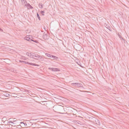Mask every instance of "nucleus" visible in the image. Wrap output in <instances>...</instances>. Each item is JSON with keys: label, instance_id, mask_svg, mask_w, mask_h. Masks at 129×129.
Instances as JSON below:
<instances>
[{"label": "nucleus", "instance_id": "nucleus-1", "mask_svg": "<svg viewBox=\"0 0 129 129\" xmlns=\"http://www.w3.org/2000/svg\"><path fill=\"white\" fill-rule=\"evenodd\" d=\"M71 85L72 86L76 88L82 87L83 86L81 83H72L71 84Z\"/></svg>", "mask_w": 129, "mask_h": 129}, {"label": "nucleus", "instance_id": "nucleus-2", "mask_svg": "<svg viewBox=\"0 0 129 129\" xmlns=\"http://www.w3.org/2000/svg\"><path fill=\"white\" fill-rule=\"evenodd\" d=\"M24 39L29 41L31 42L33 41L32 36L31 35H27L24 38Z\"/></svg>", "mask_w": 129, "mask_h": 129}, {"label": "nucleus", "instance_id": "nucleus-3", "mask_svg": "<svg viewBox=\"0 0 129 129\" xmlns=\"http://www.w3.org/2000/svg\"><path fill=\"white\" fill-rule=\"evenodd\" d=\"M49 69L52 71L54 72L59 71H60V70L59 69L57 68H49Z\"/></svg>", "mask_w": 129, "mask_h": 129}, {"label": "nucleus", "instance_id": "nucleus-4", "mask_svg": "<svg viewBox=\"0 0 129 129\" xmlns=\"http://www.w3.org/2000/svg\"><path fill=\"white\" fill-rule=\"evenodd\" d=\"M40 57V56L39 55L35 54L34 56H33V58L37 60H38Z\"/></svg>", "mask_w": 129, "mask_h": 129}, {"label": "nucleus", "instance_id": "nucleus-5", "mask_svg": "<svg viewBox=\"0 0 129 129\" xmlns=\"http://www.w3.org/2000/svg\"><path fill=\"white\" fill-rule=\"evenodd\" d=\"M25 5L26 6L28 9H31L33 8L32 6L29 4H27L26 5L25 4Z\"/></svg>", "mask_w": 129, "mask_h": 129}, {"label": "nucleus", "instance_id": "nucleus-6", "mask_svg": "<svg viewBox=\"0 0 129 129\" xmlns=\"http://www.w3.org/2000/svg\"><path fill=\"white\" fill-rule=\"evenodd\" d=\"M25 64H29V65H33V66H38L39 65L38 64H36L35 63H29V62H28L26 61L25 62Z\"/></svg>", "mask_w": 129, "mask_h": 129}, {"label": "nucleus", "instance_id": "nucleus-7", "mask_svg": "<svg viewBox=\"0 0 129 129\" xmlns=\"http://www.w3.org/2000/svg\"><path fill=\"white\" fill-rule=\"evenodd\" d=\"M95 123L98 125H100V121L98 119H97L95 118Z\"/></svg>", "mask_w": 129, "mask_h": 129}, {"label": "nucleus", "instance_id": "nucleus-8", "mask_svg": "<svg viewBox=\"0 0 129 129\" xmlns=\"http://www.w3.org/2000/svg\"><path fill=\"white\" fill-rule=\"evenodd\" d=\"M45 55L48 57H51L52 58V56L53 55H52L51 54H49L48 53H46L45 54Z\"/></svg>", "mask_w": 129, "mask_h": 129}, {"label": "nucleus", "instance_id": "nucleus-9", "mask_svg": "<svg viewBox=\"0 0 129 129\" xmlns=\"http://www.w3.org/2000/svg\"><path fill=\"white\" fill-rule=\"evenodd\" d=\"M22 5L25 4V3H26V0H21Z\"/></svg>", "mask_w": 129, "mask_h": 129}, {"label": "nucleus", "instance_id": "nucleus-10", "mask_svg": "<svg viewBox=\"0 0 129 129\" xmlns=\"http://www.w3.org/2000/svg\"><path fill=\"white\" fill-rule=\"evenodd\" d=\"M47 37L48 36L47 34H45L43 36V38L45 40L47 39Z\"/></svg>", "mask_w": 129, "mask_h": 129}, {"label": "nucleus", "instance_id": "nucleus-11", "mask_svg": "<svg viewBox=\"0 0 129 129\" xmlns=\"http://www.w3.org/2000/svg\"><path fill=\"white\" fill-rule=\"evenodd\" d=\"M52 58L53 59L56 60L58 59V58L55 56L53 55Z\"/></svg>", "mask_w": 129, "mask_h": 129}, {"label": "nucleus", "instance_id": "nucleus-12", "mask_svg": "<svg viewBox=\"0 0 129 129\" xmlns=\"http://www.w3.org/2000/svg\"><path fill=\"white\" fill-rule=\"evenodd\" d=\"M35 54L33 53H31L30 57H31L33 58V56H34Z\"/></svg>", "mask_w": 129, "mask_h": 129}, {"label": "nucleus", "instance_id": "nucleus-13", "mask_svg": "<svg viewBox=\"0 0 129 129\" xmlns=\"http://www.w3.org/2000/svg\"><path fill=\"white\" fill-rule=\"evenodd\" d=\"M39 6L40 8H43L42 5L41 4H39Z\"/></svg>", "mask_w": 129, "mask_h": 129}, {"label": "nucleus", "instance_id": "nucleus-14", "mask_svg": "<svg viewBox=\"0 0 129 129\" xmlns=\"http://www.w3.org/2000/svg\"><path fill=\"white\" fill-rule=\"evenodd\" d=\"M34 38H33V41H33L34 42H35L36 43H38V41L36 40H34Z\"/></svg>", "mask_w": 129, "mask_h": 129}, {"label": "nucleus", "instance_id": "nucleus-15", "mask_svg": "<svg viewBox=\"0 0 129 129\" xmlns=\"http://www.w3.org/2000/svg\"><path fill=\"white\" fill-rule=\"evenodd\" d=\"M37 17L39 19V20H40V18L39 15L37 13Z\"/></svg>", "mask_w": 129, "mask_h": 129}, {"label": "nucleus", "instance_id": "nucleus-16", "mask_svg": "<svg viewBox=\"0 0 129 129\" xmlns=\"http://www.w3.org/2000/svg\"><path fill=\"white\" fill-rule=\"evenodd\" d=\"M26 54L28 56H30V55L31 54V53H30L29 52H27L26 53Z\"/></svg>", "mask_w": 129, "mask_h": 129}, {"label": "nucleus", "instance_id": "nucleus-17", "mask_svg": "<svg viewBox=\"0 0 129 129\" xmlns=\"http://www.w3.org/2000/svg\"><path fill=\"white\" fill-rule=\"evenodd\" d=\"M118 36L119 37L120 39H123L121 37V35L119 34H118Z\"/></svg>", "mask_w": 129, "mask_h": 129}, {"label": "nucleus", "instance_id": "nucleus-18", "mask_svg": "<svg viewBox=\"0 0 129 129\" xmlns=\"http://www.w3.org/2000/svg\"><path fill=\"white\" fill-rule=\"evenodd\" d=\"M41 14L43 16L44 15V12L43 11H41Z\"/></svg>", "mask_w": 129, "mask_h": 129}, {"label": "nucleus", "instance_id": "nucleus-19", "mask_svg": "<svg viewBox=\"0 0 129 129\" xmlns=\"http://www.w3.org/2000/svg\"><path fill=\"white\" fill-rule=\"evenodd\" d=\"M6 96L8 97H9L10 96V95L9 94L7 93L6 94Z\"/></svg>", "mask_w": 129, "mask_h": 129}, {"label": "nucleus", "instance_id": "nucleus-20", "mask_svg": "<svg viewBox=\"0 0 129 129\" xmlns=\"http://www.w3.org/2000/svg\"><path fill=\"white\" fill-rule=\"evenodd\" d=\"M19 61L20 62H21L22 63H25V62H26V61H21V60H19Z\"/></svg>", "mask_w": 129, "mask_h": 129}, {"label": "nucleus", "instance_id": "nucleus-21", "mask_svg": "<svg viewBox=\"0 0 129 129\" xmlns=\"http://www.w3.org/2000/svg\"><path fill=\"white\" fill-rule=\"evenodd\" d=\"M90 118H94V117H93L92 116H91V117H89V119H90Z\"/></svg>", "mask_w": 129, "mask_h": 129}, {"label": "nucleus", "instance_id": "nucleus-22", "mask_svg": "<svg viewBox=\"0 0 129 129\" xmlns=\"http://www.w3.org/2000/svg\"><path fill=\"white\" fill-rule=\"evenodd\" d=\"M11 122H12V121H8V123H11Z\"/></svg>", "mask_w": 129, "mask_h": 129}, {"label": "nucleus", "instance_id": "nucleus-23", "mask_svg": "<svg viewBox=\"0 0 129 129\" xmlns=\"http://www.w3.org/2000/svg\"><path fill=\"white\" fill-rule=\"evenodd\" d=\"M0 30L2 31H3V30L1 28H0Z\"/></svg>", "mask_w": 129, "mask_h": 129}, {"label": "nucleus", "instance_id": "nucleus-24", "mask_svg": "<svg viewBox=\"0 0 129 129\" xmlns=\"http://www.w3.org/2000/svg\"><path fill=\"white\" fill-rule=\"evenodd\" d=\"M11 123L13 124H14V123L13 122H11Z\"/></svg>", "mask_w": 129, "mask_h": 129}, {"label": "nucleus", "instance_id": "nucleus-25", "mask_svg": "<svg viewBox=\"0 0 129 129\" xmlns=\"http://www.w3.org/2000/svg\"><path fill=\"white\" fill-rule=\"evenodd\" d=\"M20 127H21V126L20 125Z\"/></svg>", "mask_w": 129, "mask_h": 129}]
</instances>
